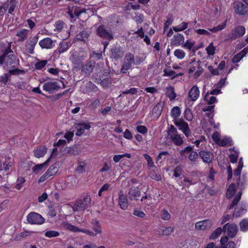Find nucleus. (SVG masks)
<instances>
[{
  "label": "nucleus",
  "mask_w": 248,
  "mask_h": 248,
  "mask_svg": "<svg viewBox=\"0 0 248 248\" xmlns=\"http://www.w3.org/2000/svg\"><path fill=\"white\" fill-rule=\"evenodd\" d=\"M164 76L165 77H171V78H174L176 77L182 76L183 75V73H180L179 74H176V73L172 70H168L167 69H165L164 70Z\"/></svg>",
  "instance_id": "obj_34"
},
{
  "label": "nucleus",
  "mask_w": 248,
  "mask_h": 248,
  "mask_svg": "<svg viewBox=\"0 0 248 248\" xmlns=\"http://www.w3.org/2000/svg\"><path fill=\"white\" fill-rule=\"evenodd\" d=\"M34 232L30 231H24L20 233V234L16 236L17 240H20L22 238L27 237L34 233Z\"/></svg>",
  "instance_id": "obj_49"
},
{
  "label": "nucleus",
  "mask_w": 248,
  "mask_h": 248,
  "mask_svg": "<svg viewBox=\"0 0 248 248\" xmlns=\"http://www.w3.org/2000/svg\"><path fill=\"white\" fill-rule=\"evenodd\" d=\"M246 32V29L243 26H237L234 27L230 33L229 37L231 40H235L243 36Z\"/></svg>",
  "instance_id": "obj_9"
},
{
  "label": "nucleus",
  "mask_w": 248,
  "mask_h": 248,
  "mask_svg": "<svg viewBox=\"0 0 248 248\" xmlns=\"http://www.w3.org/2000/svg\"><path fill=\"white\" fill-rule=\"evenodd\" d=\"M64 25V22L61 20L56 21L54 24L55 29L54 31L58 32H61L63 28Z\"/></svg>",
  "instance_id": "obj_45"
},
{
  "label": "nucleus",
  "mask_w": 248,
  "mask_h": 248,
  "mask_svg": "<svg viewBox=\"0 0 248 248\" xmlns=\"http://www.w3.org/2000/svg\"><path fill=\"white\" fill-rule=\"evenodd\" d=\"M199 155L205 163H211L214 159V155L210 152L204 150L201 151L199 152Z\"/></svg>",
  "instance_id": "obj_21"
},
{
  "label": "nucleus",
  "mask_w": 248,
  "mask_h": 248,
  "mask_svg": "<svg viewBox=\"0 0 248 248\" xmlns=\"http://www.w3.org/2000/svg\"><path fill=\"white\" fill-rule=\"evenodd\" d=\"M213 225L212 221L210 219H205L199 221L195 224V228L198 231H204L210 229Z\"/></svg>",
  "instance_id": "obj_13"
},
{
  "label": "nucleus",
  "mask_w": 248,
  "mask_h": 248,
  "mask_svg": "<svg viewBox=\"0 0 248 248\" xmlns=\"http://www.w3.org/2000/svg\"><path fill=\"white\" fill-rule=\"evenodd\" d=\"M204 99L207 102L208 104L212 105L214 103L217 102V99L216 97L211 95L209 92H207L204 96Z\"/></svg>",
  "instance_id": "obj_33"
},
{
  "label": "nucleus",
  "mask_w": 248,
  "mask_h": 248,
  "mask_svg": "<svg viewBox=\"0 0 248 248\" xmlns=\"http://www.w3.org/2000/svg\"><path fill=\"white\" fill-rule=\"evenodd\" d=\"M173 176L175 177H179L181 176L182 172V168L181 167L178 166H177L175 169L173 170Z\"/></svg>",
  "instance_id": "obj_62"
},
{
  "label": "nucleus",
  "mask_w": 248,
  "mask_h": 248,
  "mask_svg": "<svg viewBox=\"0 0 248 248\" xmlns=\"http://www.w3.org/2000/svg\"><path fill=\"white\" fill-rule=\"evenodd\" d=\"M160 230L159 234L161 233L163 235L168 236L173 232L174 229L171 227H165L161 228Z\"/></svg>",
  "instance_id": "obj_37"
},
{
  "label": "nucleus",
  "mask_w": 248,
  "mask_h": 248,
  "mask_svg": "<svg viewBox=\"0 0 248 248\" xmlns=\"http://www.w3.org/2000/svg\"><path fill=\"white\" fill-rule=\"evenodd\" d=\"M217 144L221 146L231 145L232 144V140L230 138L224 136L220 138Z\"/></svg>",
  "instance_id": "obj_32"
},
{
  "label": "nucleus",
  "mask_w": 248,
  "mask_h": 248,
  "mask_svg": "<svg viewBox=\"0 0 248 248\" xmlns=\"http://www.w3.org/2000/svg\"><path fill=\"white\" fill-rule=\"evenodd\" d=\"M195 44L194 42H191L189 40H187L186 41V42L182 46V47L186 48L187 49L190 50L192 47Z\"/></svg>",
  "instance_id": "obj_64"
},
{
  "label": "nucleus",
  "mask_w": 248,
  "mask_h": 248,
  "mask_svg": "<svg viewBox=\"0 0 248 248\" xmlns=\"http://www.w3.org/2000/svg\"><path fill=\"white\" fill-rule=\"evenodd\" d=\"M91 202L90 196L87 195L83 200L77 201L73 206L74 211H80L85 210L90 204Z\"/></svg>",
  "instance_id": "obj_7"
},
{
  "label": "nucleus",
  "mask_w": 248,
  "mask_h": 248,
  "mask_svg": "<svg viewBox=\"0 0 248 248\" xmlns=\"http://www.w3.org/2000/svg\"><path fill=\"white\" fill-rule=\"evenodd\" d=\"M235 13L239 15H248V7L240 2L235 3L234 7Z\"/></svg>",
  "instance_id": "obj_18"
},
{
  "label": "nucleus",
  "mask_w": 248,
  "mask_h": 248,
  "mask_svg": "<svg viewBox=\"0 0 248 248\" xmlns=\"http://www.w3.org/2000/svg\"><path fill=\"white\" fill-rule=\"evenodd\" d=\"M185 38L183 34L177 33L171 40V44L173 46H179L184 43Z\"/></svg>",
  "instance_id": "obj_22"
},
{
  "label": "nucleus",
  "mask_w": 248,
  "mask_h": 248,
  "mask_svg": "<svg viewBox=\"0 0 248 248\" xmlns=\"http://www.w3.org/2000/svg\"><path fill=\"white\" fill-rule=\"evenodd\" d=\"M28 34L29 30L22 29L16 31V35L18 37V41L22 42L27 39Z\"/></svg>",
  "instance_id": "obj_24"
},
{
  "label": "nucleus",
  "mask_w": 248,
  "mask_h": 248,
  "mask_svg": "<svg viewBox=\"0 0 248 248\" xmlns=\"http://www.w3.org/2000/svg\"><path fill=\"white\" fill-rule=\"evenodd\" d=\"M186 53L181 49H177L174 52V55L178 59H183L186 56Z\"/></svg>",
  "instance_id": "obj_48"
},
{
  "label": "nucleus",
  "mask_w": 248,
  "mask_h": 248,
  "mask_svg": "<svg viewBox=\"0 0 248 248\" xmlns=\"http://www.w3.org/2000/svg\"><path fill=\"white\" fill-rule=\"evenodd\" d=\"M93 67L94 66L91 63H87L82 67V71L86 74H89L93 70Z\"/></svg>",
  "instance_id": "obj_47"
},
{
  "label": "nucleus",
  "mask_w": 248,
  "mask_h": 248,
  "mask_svg": "<svg viewBox=\"0 0 248 248\" xmlns=\"http://www.w3.org/2000/svg\"><path fill=\"white\" fill-rule=\"evenodd\" d=\"M89 36V34L88 32L87 31H83L80 32L78 34H77V38L78 40L83 41H86V40H87Z\"/></svg>",
  "instance_id": "obj_43"
},
{
  "label": "nucleus",
  "mask_w": 248,
  "mask_h": 248,
  "mask_svg": "<svg viewBox=\"0 0 248 248\" xmlns=\"http://www.w3.org/2000/svg\"><path fill=\"white\" fill-rule=\"evenodd\" d=\"M184 117L188 121H191L193 119V116L191 110L189 108H186L184 112Z\"/></svg>",
  "instance_id": "obj_52"
},
{
  "label": "nucleus",
  "mask_w": 248,
  "mask_h": 248,
  "mask_svg": "<svg viewBox=\"0 0 248 248\" xmlns=\"http://www.w3.org/2000/svg\"><path fill=\"white\" fill-rule=\"evenodd\" d=\"M69 43L68 42H61L57 49L55 50L54 54L55 55H59L61 54L66 52L69 48Z\"/></svg>",
  "instance_id": "obj_23"
},
{
  "label": "nucleus",
  "mask_w": 248,
  "mask_h": 248,
  "mask_svg": "<svg viewBox=\"0 0 248 248\" xmlns=\"http://www.w3.org/2000/svg\"><path fill=\"white\" fill-rule=\"evenodd\" d=\"M222 231H223V229H221L220 227L217 228L212 233V234L211 235V236L210 237V239H216L220 235V234H221V233Z\"/></svg>",
  "instance_id": "obj_56"
},
{
  "label": "nucleus",
  "mask_w": 248,
  "mask_h": 248,
  "mask_svg": "<svg viewBox=\"0 0 248 248\" xmlns=\"http://www.w3.org/2000/svg\"><path fill=\"white\" fill-rule=\"evenodd\" d=\"M197 147L203 148V145L206 143V139L204 136H201L199 139L192 142Z\"/></svg>",
  "instance_id": "obj_39"
},
{
  "label": "nucleus",
  "mask_w": 248,
  "mask_h": 248,
  "mask_svg": "<svg viewBox=\"0 0 248 248\" xmlns=\"http://www.w3.org/2000/svg\"><path fill=\"white\" fill-rule=\"evenodd\" d=\"M239 153L238 152L232 150V153L229 155L230 161L232 163H236L237 161Z\"/></svg>",
  "instance_id": "obj_50"
},
{
  "label": "nucleus",
  "mask_w": 248,
  "mask_h": 248,
  "mask_svg": "<svg viewBox=\"0 0 248 248\" xmlns=\"http://www.w3.org/2000/svg\"><path fill=\"white\" fill-rule=\"evenodd\" d=\"M174 124L178 127L186 137L188 138L191 134V131L187 123L182 119H179L174 121Z\"/></svg>",
  "instance_id": "obj_6"
},
{
  "label": "nucleus",
  "mask_w": 248,
  "mask_h": 248,
  "mask_svg": "<svg viewBox=\"0 0 248 248\" xmlns=\"http://www.w3.org/2000/svg\"><path fill=\"white\" fill-rule=\"evenodd\" d=\"M193 147L191 146H188L180 151V154L181 156H185L186 153H189L188 158L191 162H196L198 158V154L195 152L193 151Z\"/></svg>",
  "instance_id": "obj_11"
},
{
  "label": "nucleus",
  "mask_w": 248,
  "mask_h": 248,
  "mask_svg": "<svg viewBox=\"0 0 248 248\" xmlns=\"http://www.w3.org/2000/svg\"><path fill=\"white\" fill-rule=\"evenodd\" d=\"M202 71L203 69L200 67L199 62H196L195 59L193 60L192 62V64H190L188 67V73L189 76L193 74V76L194 78H197L202 74Z\"/></svg>",
  "instance_id": "obj_5"
},
{
  "label": "nucleus",
  "mask_w": 248,
  "mask_h": 248,
  "mask_svg": "<svg viewBox=\"0 0 248 248\" xmlns=\"http://www.w3.org/2000/svg\"><path fill=\"white\" fill-rule=\"evenodd\" d=\"M27 220L31 224H42L45 221L41 215L35 212L29 213L27 216Z\"/></svg>",
  "instance_id": "obj_8"
},
{
  "label": "nucleus",
  "mask_w": 248,
  "mask_h": 248,
  "mask_svg": "<svg viewBox=\"0 0 248 248\" xmlns=\"http://www.w3.org/2000/svg\"><path fill=\"white\" fill-rule=\"evenodd\" d=\"M97 33L100 37L108 40L113 38L111 31L104 25H101L98 27Z\"/></svg>",
  "instance_id": "obj_10"
},
{
  "label": "nucleus",
  "mask_w": 248,
  "mask_h": 248,
  "mask_svg": "<svg viewBox=\"0 0 248 248\" xmlns=\"http://www.w3.org/2000/svg\"><path fill=\"white\" fill-rule=\"evenodd\" d=\"M50 157H49L46 161L44 163L37 164L35 165L32 169V172L37 174L44 168L46 164L49 161Z\"/></svg>",
  "instance_id": "obj_35"
},
{
  "label": "nucleus",
  "mask_w": 248,
  "mask_h": 248,
  "mask_svg": "<svg viewBox=\"0 0 248 248\" xmlns=\"http://www.w3.org/2000/svg\"><path fill=\"white\" fill-rule=\"evenodd\" d=\"M91 224L94 232L88 229L79 228L67 222H62L61 225L63 229L68 231L73 232H82L90 236H95L102 233L101 227L98 220L93 219L91 222Z\"/></svg>",
  "instance_id": "obj_1"
},
{
  "label": "nucleus",
  "mask_w": 248,
  "mask_h": 248,
  "mask_svg": "<svg viewBox=\"0 0 248 248\" xmlns=\"http://www.w3.org/2000/svg\"><path fill=\"white\" fill-rule=\"evenodd\" d=\"M47 148L45 146H40L33 151L34 155L37 158L43 157L46 153Z\"/></svg>",
  "instance_id": "obj_28"
},
{
  "label": "nucleus",
  "mask_w": 248,
  "mask_h": 248,
  "mask_svg": "<svg viewBox=\"0 0 248 248\" xmlns=\"http://www.w3.org/2000/svg\"><path fill=\"white\" fill-rule=\"evenodd\" d=\"M246 204L243 203L240 206L237 207L234 210L233 214V216L234 217H239L244 215L246 212Z\"/></svg>",
  "instance_id": "obj_26"
},
{
  "label": "nucleus",
  "mask_w": 248,
  "mask_h": 248,
  "mask_svg": "<svg viewBox=\"0 0 248 248\" xmlns=\"http://www.w3.org/2000/svg\"><path fill=\"white\" fill-rule=\"evenodd\" d=\"M131 155L128 153H126L123 155H116L113 156V160L115 162L117 163L119 162L120 160L124 157H127L128 158H131Z\"/></svg>",
  "instance_id": "obj_44"
},
{
  "label": "nucleus",
  "mask_w": 248,
  "mask_h": 248,
  "mask_svg": "<svg viewBox=\"0 0 248 248\" xmlns=\"http://www.w3.org/2000/svg\"><path fill=\"white\" fill-rule=\"evenodd\" d=\"M248 179L245 174H243L241 176H239L237 183L238 186L240 188H243L245 186L247 185Z\"/></svg>",
  "instance_id": "obj_38"
},
{
  "label": "nucleus",
  "mask_w": 248,
  "mask_h": 248,
  "mask_svg": "<svg viewBox=\"0 0 248 248\" xmlns=\"http://www.w3.org/2000/svg\"><path fill=\"white\" fill-rule=\"evenodd\" d=\"M76 127L77 129L76 134L77 136H80L84 133L85 130L89 129L91 126L89 124H78Z\"/></svg>",
  "instance_id": "obj_25"
},
{
  "label": "nucleus",
  "mask_w": 248,
  "mask_h": 248,
  "mask_svg": "<svg viewBox=\"0 0 248 248\" xmlns=\"http://www.w3.org/2000/svg\"><path fill=\"white\" fill-rule=\"evenodd\" d=\"M161 217L163 220H169L170 218V215L167 210L164 209L161 212Z\"/></svg>",
  "instance_id": "obj_59"
},
{
  "label": "nucleus",
  "mask_w": 248,
  "mask_h": 248,
  "mask_svg": "<svg viewBox=\"0 0 248 248\" xmlns=\"http://www.w3.org/2000/svg\"><path fill=\"white\" fill-rule=\"evenodd\" d=\"M162 110V107L160 104L155 105L153 109V112L157 115H160Z\"/></svg>",
  "instance_id": "obj_60"
},
{
  "label": "nucleus",
  "mask_w": 248,
  "mask_h": 248,
  "mask_svg": "<svg viewBox=\"0 0 248 248\" xmlns=\"http://www.w3.org/2000/svg\"><path fill=\"white\" fill-rule=\"evenodd\" d=\"M38 40V36L30 37L26 43V47L30 54H33L35 46Z\"/></svg>",
  "instance_id": "obj_16"
},
{
  "label": "nucleus",
  "mask_w": 248,
  "mask_h": 248,
  "mask_svg": "<svg viewBox=\"0 0 248 248\" xmlns=\"http://www.w3.org/2000/svg\"><path fill=\"white\" fill-rule=\"evenodd\" d=\"M187 28V23L185 22H183L177 26L173 27V30L176 31H183Z\"/></svg>",
  "instance_id": "obj_46"
},
{
  "label": "nucleus",
  "mask_w": 248,
  "mask_h": 248,
  "mask_svg": "<svg viewBox=\"0 0 248 248\" xmlns=\"http://www.w3.org/2000/svg\"><path fill=\"white\" fill-rule=\"evenodd\" d=\"M124 52L122 48L119 47H114L111 49L110 57L115 60L121 58L124 55Z\"/></svg>",
  "instance_id": "obj_19"
},
{
  "label": "nucleus",
  "mask_w": 248,
  "mask_h": 248,
  "mask_svg": "<svg viewBox=\"0 0 248 248\" xmlns=\"http://www.w3.org/2000/svg\"><path fill=\"white\" fill-rule=\"evenodd\" d=\"M83 12H84V10L79 7H75L72 10H69L68 11V14L71 18H74L75 16H79Z\"/></svg>",
  "instance_id": "obj_29"
},
{
  "label": "nucleus",
  "mask_w": 248,
  "mask_h": 248,
  "mask_svg": "<svg viewBox=\"0 0 248 248\" xmlns=\"http://www.w3.org/2000/svg\"><path fill=\"white\" fill-rule=\"evenodd\" d=\"M166 94L170 100L174 99L176 96L174 88L171 86L167 88Z\"/></svg>",
  "instance_id": "obj_40"
},
{
  "label": "nucleus",
  "mask_w": 248,
  "mask_h": 248,
  "mask_svg": "<svg viewBox=\"0 0 248 248\" xmlns=\"http://www.w3.org/2000/svg\"><path fill=\"white\" fill-rule=\"evenodd\" d=\"M17 87L19 89L27 91L30 90L31 88V87L29 85V84H28V83L25 81L17 83Z\"/></svg>",
  "instance_id": "obj_51"
},
{
  "label": "nucleus",
  "mask_w": 248,
  "mask_h": 248,
  "mask_svg": "<svg viewBox=\"0 0 248 248\" xmlns=\"http://www.w3.org/2000/svg\"><path fill=\"white\" fill-rule=\"evenodd\" d=\"M226 21L213 28H208V30L213 32H217L223 30L226 26Z\"/></svg>",
  "instance_id": "obj_42"
},
{
  "label": "nucleus",
  "mask_w": 248,
  "mask_h": 248,
  "mask_svg": "<svg viewBox=\"0 0 248 248\" xmlns=\"http://www.w3.org/2000/svg\"><path fill=\"white\" fill-rule=\"evenodd\" d=\"M235 186L234 184H231L229 186L226 193V197L228 199L231 198L234 195L235 191Z\"/></svg>",
  "instance_id": "obj_41"
},
{
  "label": "nucleus",
  "mask_w": 248,
  "mask_h": 248,
  "mask_svg": "<svg viewBox=\"0 0 248 248\" xmlns=\"http://www.w3.org/2000/svg\"><path fill=\"white\" fill-rule=\"evenodd\" d=\"M146 57L136 56L131 52L125 54L120 70L121 73L125 74L132 68V64L139 65L145 61Z\"/></svg>",
  "instance_id": "obj_2"
},
{
  "label": "nucleus",
  "mask_w": 248,
  "mask_h": 248,
  "mask_svg": "<svg viewBox=\"0 0 248 248\" xmlns=\"http://www.w3.org/2000/svg\"><path fill=\"white\" fill-rule=\"evenodd\" d=\"M240 230L245 232L248 230V219L245 218L240 222Z\"/></svg>",
  "instance_id": "obj_55"
},
{
  "label": "nucleus",
  "mask_w": 248,
  "mask_h": 248,
  "mask_svg": "<svg viewBox=\"0 0 248 248\" xmlns=\"http://www.w3.org/2000/svg\"><path fill=\"white\" fill-rule=\"evenodd\" d=\"M181 114V111L179 107L177 106L174 107L171 110V116L173 119V122L176 120H179L178 117Z\"/></svg>",
  "instance_id": "obj_31"
},
{
  "label": "nucleus",
  "mask_w": 248,
  "mask_h": 248,
  "mask_svg": "<svg viewBox=\"0 0 248 248\" xmlns=\"http://www.w3.org/2000/svg\"><path fill=\"white\" fill-rule=\"evenodd\" d=\"M150 177L152 179L157 181H160L161 180V176L159 174L156 173L154 171L150 172Z\"/></svg>",
  "instance_id": "obj_61"
},
{
  "label": "nucleus",
  "mask_w": 248,
  "mask_h": 248,
  "mask_svg": "<svg viewBox=\"0 0 248 248\" xmlns=\"http://www.w3.org/2000/svg\"><path fill=\"white\" fill-rule=\"evenodd\" d=\"M140 193L139 188L132 187L127 193V197L131 201H137L139 199Z\"/></svg>",
  "instance_id": "obj_20"
},
{
  "label": "nucleus",
  "mask_w": 248,
  "mask_h": 248,
  "mask_svg": "<svg viewBox=\"0 0 248 248\" xmlns=\"http://www.w3.org/2000/svg\"><path fill=\"white\" fill-rule=\"evenodd\" d=\"M119 204L123 210L127 209L128 207V200L127 199L124 194H120L119 197Z\"/></svg>",
  "instance_id": "obj_27"
},
{
  "label": "nucleus",
  "mask_w": 248,
  "mask_h": 248,
  "mask_svg": "<svg viewBox=\"0 0 248 248\" xmlns=\"http://www.w3.org/2000/svg\"><path fill=\"white\" fill-rule=\"evenodd\" d=\"M137 131L142 134H146L148 129L146 126L144 125H139L136 127Z\"/></svg>",
  "instance_id": "obj_63"
},
{
  "label": "nucleus",
  "mask_w": 248,
  "mask_h": 248,
  "mask_svg": "<svg viewBox=\"0 0 248 248\" xmlns=\"http://www.w3.org/2000/svg\"><path fill=\"white\" fill-rule=\"evenodd\" d=\"M45 235L46 237L51 238L58 236L60 235V233L58 231L50 230L46 231Z\"/></svg>",
  "instance_id": "obj_58"
},
{
  "label": "nucleus",
  "mask_w": 248,
  "mask_h": 248,
  "mask_svg": "<svg viewBox=\"0 0 248 248\" xmlns=\"http://www.w3.org/2000/svg\"><path fill=\"white\" fill-rule=\"evenodd\" d=\"M12 52L11 49V44L8 43L5 52L0 57V63L10 66L15 64L16 62V56L13 54H9Z\"/></svg>",
  "instance_id": "obj_3"
},
{
  "label": "nucleus",
  "mask_w": 248,
  "mask_h": 248,
  "mask_svg": "<svg viewBox=\"0 0 248 248\" xmlns=\"http://www.w3.org/2000/svg\"><path fill=\"white\" fill-rule=\"evenodd\" d=\"M100 104V101L98 99H95L92 100L89 106V108L92 110H95Z\"/></svg>",
  "instance_id": "obj_54"
},
{
  "label": "nucleus",
  "mask_w": 248,
  "mask_h": 248,
  "mask_svg": "<svg viewBox=\"0 0 248 248\" xmlns=\"http://www.w3.org/2000/svg\"><path fill=\"white\" fill-rule=\"evenodd\" d=\"M205 49L208 56H213L215 53L216 47L213 46V43L211 42Z\"/></svg>",
  "instance_id": "obj_53"
},
{
  "label": "nucleus",
  "mask_w": 248,
  "mask_h": 248,
  "mask_svg": "<svg viewBox=\"0 0 248 248\" xmlns=\"http://www.w3.org/2000/svg\"><path fill=\"white\" fill-rule=\"evenodd\" d=\"M223 230L231 237H234L237 232L238 228L236 224L227 223L223 227Z\"/></svg>",
  "instance_id": "obj_14"
},
{
  "label": "nucleus",
  "mask_w": 248,
  "mask_h": 248,
  "mask_svg": "<svg viewBox=\"0 0 248 248\" xmlns=\"http://www.w3.org/2000/svg\"><path fill=\"white\" fill-rule=\"evenodd\" d=\"M12 165L13 162L11 161V158L9 157L5 158L4 162L3 163V167L4 170L6 172V174H8L9 173L8 170Z\"/></svg>",
  "instance_id": "obj_36"
},
{
  "label": "nucleus",
  "mask_w": 248,
  "mask_h": 248,
  "mask_svg": "<svg viewBox=\"0 0 248 248\" xmlns=\"http://www.w3.org/2000/svg\"><path fill=\"white\" fill-rule=\"evenodd\" d=\"M168 138L177 146H181L184 143V140L181 134H179L176 128L171 125L168 131Z\"/></svg>",
  "instance_id": "obj_4"
},
{
  "label": "nucleus",
  "mask_w": 248,
  "mask_h": 248,
  "mask_svg": "<svg viewBox=\"0 0 248 248\" xmlns=\"http://www.w3.org/2000/svg\"><path fill=\"white\" fill-rule=\"evenodd\" d=\"M200 91L199 88L196 85H194L189 90L188 98L190 101L195 102L199 97Z\"/></svg>",
  "instance_id": "obj_17"
},
{
  "label": "nucleus",
  "mask_w": 248,
  "mask_h": 248,
  "mask_svg": "<svg viewBox=\"0 0 248 248\" xmlns=\"http://www.w3.org/2000/svg\"><path fill=\"white\" fill-rule=\"evenodd\" d=\"M59 169V164L58 162H56L51 165L48 169L46 170V172L51 176L55 175L58 172Z\"/></svg>",
  "instance_id": "obj_30"
},
{
  "label": "nucleus",
  "mask_w": 248,
  "mask_h": 248,
  "mask_svg": "<svg viewBox=\"0 0 248 248\" xmlns=\"http://www.w3.org/2000/svg\"><path fill=\"white\" fill-rule=\"evenodd\" d=\"M60 88V86L56 81L46 82L43 86V90L50 94L57 92Z\"/></svg>",
  "instance_id": "obj_12"
},
{
  "label": "nucleus",
  "mask_w": 248,
  "mask_h": 248,
  "mask_svg": "<svg viewBox=\"0 0 248 248\" xmlns=\"http://www.w3.org/2000/svg\"><path fill=\"white\" fill-rule=\"evenodd\" d=\"M144 157L147 162L148 167L149 168H154L155 167L154 163L153 161L152 157L148 154H144Z\"/></svg>",
  "instance_id": "obj_57"
},
{
  "label": "nucleus",
  "mask_w": 248,
  "mask_h": 248,
  "mask_svg": "<svg viewBox=\"0 0 248 248\" xmlns=\"http://www.w3.org/2000/svg\"><path fill=\"white\" fill-rule=\"evenodd\" d=\"M56 41L49 37H46L39 42V45L42 49H49L53 48L55 46Z\"/></svg>",
  "instance_id": "obj_15"
}]
</instances>
